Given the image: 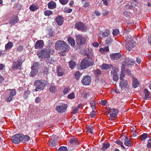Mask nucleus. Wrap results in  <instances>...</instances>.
Returning <instances> with one entry per match:
<instances>
[{
	"instance_id": "44",
	"label": "nucleus",
	"mask_w": 151,
	"mask_h": 151,
	"mask_svg": "<svg viewBox=\"0 0 151 151\" xmlns=\"http://www.w3.org/2000/svg\"><path fill=\"white\" fill-rule=\"evenodd\" d=\"M68 149L66 147L63 146L60 147L58 150V151H67Z\"/></svg>"
},
{
	"instance_id": "64",
	"label": "nucleus",
	"mask_w": 151,
	"mask_h": 151,
	"mask_svg": "<svg viewBox=\"0 0 151 151\" xmlns=\"http://www.w3.org/2000/svg\"><path fill=\"white\" fill-rule=\"evenodd\" d=\"M4 79L3 77L0 74V84L2 83L3 82Z\"/></svg>"
},
{
	"instance_id": "51",
	"label": "nucleus",
	"mask_w": 151,
	"mask_h": 151,
	"mask_svg": "<svg viewBox=\"0 0 151 151\" xmlns=\"http://www.w3.org/2000/svg\"><path fill=\"white\" fill-rule=\"evenodd\" d=\"M119 29H116L114 30L112 33L114 36H116L119 33Z\"/></svg>"
},
{
	"instance_id": "39",
	"label": "nucleus",
	"mask_w": 151,
	"mask_h": 151,
	"mask_svg": "<svg viewBox=\"0 0 151 151\" xmlns=\"http://www.w3.org/2000/svg\"><path fill=\"white\" fill-rule=\"evenodd\" d=\"M113 39L111 37H108L106 40V43L107 44H109L113 42Z\"/></svg>"
},
{
	"instance_id": "3",
	"label": "nucleus",
	"mask_w": 151,
	"mask_h": 151,
	"mask_svg": "<svg viewBox=\"0 0 151 151\" xmlns=\"http://www.w3.org/2000/svg\"><path fill=\"white\" fill-rule=\"evenodd\" d=\"M93 61L91 58H85L83 59L81 63V66L82 69H85L88 66H92Z\"/></svg>"
},
{
	"instance_id": "29",
	"label": "nucleus",
	"mask_w": 151,
	"mask_h": 151,
	"mask_svg": "<svg viewBox=\"0 0 151 151\" xmlns=\"http://www.w3.org/2000/svg\"><path fill=\"white\" fill-rule=\"evenodd\" d=\"M31 69L32 70L30 73L29 76L30 77H33L37 74L38 73V70L32 68H31Z\"/></svg>"
},
{
	"instance_id": "63",
	"label": "nucleus",
	"mask_w": 151,
	"mask_h": 151,
	"mask_svg": "<svg viewBox=\"0 0 151 151\" xmlns=\"http://www.w3.org/2000/svg\"><path fill=\"white\" fill-rule=\"evenodd\" d=\"M92 45L94 47H97L99 45V43L96 42H94L92 43Z\"/></svg>"
},
{
	"instance_id": "12",
	"label": "nucleus",
	"mask_w": 151,
	"mask_h": 151,
	"mask_svg": "<svg viewBox=\"0 0 151 151\" xmlns=\"http://www.w3.org/2000/svg\"><path fill=\"white\" fill-rule=\"evenodd\" d=\"M91 82V78L89 76H84L81 80V83L83 85H89Z\"/></svg>"
},
{
	"instance_id": "43",
	"label": "nucleus",
	"mask_w": 151,
	"mask_h": 151,
	"mask_svg": "<svg viewBox=\"0 0 151 151\" xmlns=\"http://www.w3.org/2000/svg\"><path fill=\"white\" fill-rule=\"evenodd\" d=\"M50 91L52 93H55V87L54 85H51L49 88Z\"/></svg>"
},
{
	"instance_id": "17",
	"label": "nucleus",
	"mask_w": 151,
	"mask_h": 151,
	"mask_svg": "<svg viewBox=\"0 0 151 151\" xmlns=\"http://www.w3.org/2000/svg\"><path fill=\"white\" fill-rule=\"evenodd\" d=\"M64 70L60 66H58L57 68L56 73L57 75L59 76H62L64 74Z\"/></svg>"
},
{
	"instance_id": "49",
	"label": "nucleus",
	"mask_w": 151,
	"mask_h": 151,
	"mask_svg": "<svg viewBox=\"0 0 151 151\" xmlns=\"http://www.w3.org/2000/svg\"><path fill=\"white\" fill-rule=\"evenodd\" d=\"M90 104L93 109H94L95 107L96 103L95 101H91L90 102Z\"/></svg>"
},
{
	"instance_id": "55",
	"label": "nucleus",
	"mask_w": 151,
	"mask_h": 151,
	"mask_svg": "<svg viewBox=\"0 0 151 151\" xmlns=\"http://www.w3.org/2000/svg\"><path fill=\"white\" fill-rule=\"evenodd\" d=\"M24 47L22 46H20L17 47V51L18 52H21L23 49Z\"/></svg>"
},
{
	"instance_id": "40",
	"label": "nucleus",
	"mask_w": 151,
	"mask_h": 151,
	"mask_svg": "<svg viewBox=\"0 0 151 151\" xmlns=\"http://www.w3.org/2000/svg\"><path fill=\"white\" fill-rule=\"evenodd\" d=\"M52 12L49 10H48L46 11H45L44 12V14L45 15L47 16H49L52 14Z\"/></svg>"
},
{
	"instance_id": "46",
	"label": "nucleus",
	"mask_w": 151,
	"mask_h": 151,
	"mask_svg": "<svg viewBox=\"0 0 151 151\" xmlns=\"http://www.w3.org/2000/svg\"><path fill=\"white\" fill-rule=\"evenodd\" d=\"M30 93V92L28 91H25L23 96L24 98L25 99H27L28 98V95Z\"/></svg>"
},
{
	"instance_id": "35",
	"label": "nucleus",
	"mask_w": 151,
	"mask_h": 151,
	"mask_svg": "<svg viewBox=\"0 0 151 151\" xmlns=\"http://www.w3.org/2000/svg\"><path fill=\"white\" fill-rule=\"evenodd\" d=\"M30 10L34 12L39 9L37 6H36L35 4L31 5L29 7Z\"/></svg>"
},
{
	"instance_id": "38",
	"label": "nucleus",
	"mask_w": 151,
	"mask_h": 151,
	"mask_svg": "<svg viewBox=\"0 0 151 151\" xmlns=\"http://www.w3.org/2000/svg\"><path fill=\"white\" fill-rule=\"evenodd\" d=\"M90 3L88 1H86L83 3V7L84 8L88 9L89 6H90Z\"/></svg>"
},
{
	"instance_id": "32",
	"label": "nucleus",
	"mask_w": 151,
	"mask_h": 151,
	"mask_svg": "<svg viewBox=\"0 0 151 151\" xmlns=\"http://www.w3.org/2000/svg\"><path fill=\"white\" fill-rule=\"evenodd\" d=\"M69 67L71 69H73L76 66V64L73 61L71 60L68 63Z\"/></svg>"
},
{
	"instance_id": "61",
	"label": "nucleus",
	"mask_w": 151,
	"mask_h": 151,
	"mask_svg": "<svg viewBox=\"0 0 151 151\" xmlns=\"http://www.w3.org/2000/svg\"><path fill=\"white\" fill-rule=\"evenodd\" d=\"M96 113L94 111H93L90 114V116L91 118H93L95 115Z\"/></svg>"
},
{
	"instance_id": "23",
	"label": "nucleus",
	"mask_w": 151,
	"mask_h": 151,
	"mask_svg": "<svg viewBox=\"0 0 151 151\" xmlns=\"http://www.w3.org/2000/svg\"><path fill=\"white\" fill-rule=\"evenodd\" d=\"M110 145L109 143L105 142L103 144L101 150L105 151L110 147Z\"/></svg>"
},
{
	"instance_id": "48",
	"label": "nucleus",
	"mask_w": 151,
	"mask_h": 151,
	"mask_svg": "<svg viewBox=\"0 0 151 151\" xmlns=\"http://www.w3.org/2000/svg\"><path fill=\"white\" fill-rule=\"evenodd\" d=\"M80 75L81 74L79 71H77L75 74V77L77 80L79 79Z\"/></svg>"
},
{
	"instance_id": "4",
	"label": "nucleus",
	"mask_w": 151,
	"mask_h": 151,
	"mask_svg": "<svg viewBox=\"0 0 151 151\" xmlns=\"http://www.w3.org/2000/svg\"><path fill=\"white\" fill-rule=\"evenodd\" d=\"M34 86L35 91H40L43 89L45 84L43 81L41 80H37L35 82Z\"/></svg>"
},
{
	"instance_id": "13",
	"label": "nucleus",
	"mask_w": 151,
	"mask_h": 151,
	"mask_svg": "<svg viewBox=\"0 0 151 151\" xmlns=\"http://www.w3.org/2000/svg\"><path fill=\"white\" fill-rule=\"evenodd\" d=\"M70 143L72 145L74 146V148H76L79 145V142L78 140L75 138H72L70 139Z\"/></svg>"
},
{
	"instance_id": "11",
	"label": "nucleus",
	"mask_w": 151,
	"mask_h": 151,
	"mask_svg": "<svg viewBox=\"0 0 151 151\" xmlns=\"http://www.w3.org/2000/svg\"><path fill=\"white\" fill-rule=\"evenodd\" d=\"M16 91L14 89H11L9 94L5 98V100L7 101H11L14 96L16 95Z\"/></svg>"
},
{
	"instance_id": "10",
	"label": "nucleus",
	"mask_w": 151,
	"mask_h": 151,
	"mask_svg": "<svg viewBox=\"0 0 151 151\" xmlns=\"http://www.w3.org/2000/svg\"><path fill=\"white\" fill-rule=\"evenodd\" d=\"M75 27L77 29L83 32H86L87 29L86 26L82 22H78L76 23Z\"/></svg>"
},
{
	"instance_id": "9",
	"label": "nucleus",
	"mask_w": 151,
	"mask_h": 151,
	"mask_svg": "<svg viewBox=\"0 0 151 151\" xmlns=\"http://www.w3.org/2000/svg\"><path fill=\"white\" fill-rule=\"evenodd\" d=\"M76 42L78 45H84L85 44V39L84 37H82L81 35H76Z\"/></svg>"
},
{
	"instance_id": "5",
	"label": "nucleus",
	"mask_w": 151,
	"mask_h": 151,
	"mask_svg": "<svg viewBox=\"0 0 151 151\" xmlns=\"http://www.w3.org/2000/svg\"><path fill=\"white\" fill-rule=\"evenodd\" d=\"M23 134H18L13 136L12 138V142L15 144H17L23 141Z\"/></svg>"
},
{
	"instance_id": "58",
	"label": "nucleus",
	"mask_w": 151,
	"mask_h": 151,
	"mask_svg": "<svg viewBox=\"0 0 151 151\" xmlns=\"http://www.w3.org/2000/svg\"><path fill=\"white\" fill-rule=\"evenodd\" d=\"M78 110V108H76V107H75L73 109L72 113L73 114H76L77 113Z\"/></svg>"
},
{
	"instance_id": "45",
	"label": "nucleus",
	"mask_w": 151,
	"mask_h": 151,
	"mask_svg": "<svg viewBox=\"0 0 151 151\" xmlns=\"http://www.w3.org/2000/svg\"><path fill=\"white\" fill-rule=\"evenodd\" d=\"M94 74L96 76H99L101 74V71L99 69L94 71Z\"/></svg>"
},
{
	"instance_id": "34",
	"label": "nucleus",
	"mask_w": 151,
	"mask_h": 151,
	"mask_svg": "<svg viewBox=\"0 0 151 151\" xmlns=\"http://www.w3.org/2000/svg\"><path fill=\"white\" fill-rule=\"evenodd\" d=\"M124 144L126 146H130L132 145V143L130 140L127 138H125L124 139Z\"/></svg>"
},
{
	"instance_id": "1",
	"label": "nucleus",
	"mask_w": 151,
	"mask_h": 151,
	"mask_svg": "<svg viewBox=\"0 0 151 151\" xmlns=\"http://www.w3.org/2000/svg\"><path fill=\"white\" fill-rule=\"evenodd\" d=\"M55 47L56 49L62 50L63 52L68 51L70 47L66 42L63 40H58L55 43Z\"/></svg>"
},
{
	"instance_id": "42",
	"label": "nucleus",
	"mask_w": 151,
	"mask_h": 151,
	"mask_svg": "<svg viewBox=\"0 0 151 151\" xmlns=\"http://www.w3.org/2000/svg\"><path fill=\"white\" fill-rule=\"evenodd\" d=\"M147 138V134L144 133L142 134L140 137V139L141 140L145 139Z\"/></svg>"
},
{
	"instance_id": "22",
	"label": "nucleus",
	"mask_w": 151,
	"mask_h": 151,
	"mask_svg": "<svg viewBox=\"0 0 151 151\" xmlns=\"http://www.w3.org/2000/svg\"><path fill=\"white\" fill-rule=\"evenodd\" d=\"M56 6L55 2L54 1H50L48 4V6L49 9H53L56 8Z\"/></svg>"
},
{
	"instance_id": "56",
	"label": "nucleus",
	"mask_w": 151,
	"mask_h": 151,
	"mask_svg": "<svg viewBox=\"0 0 151 151\" xmlns=\"http://www.w3.org/2000/svg\"><path fill=\"white\" fill-rule=\"evenodd\" d=\"M124 73L123 72V71H122L121 74L120 76V78H119L120 80H125L124 79Z\"/></svg>"
},
{
	"instance_id": "53",
	"label": "nucleus",
	"mask_w": 151,
	"mask_h": 151,
	"mask_svg": "<svg viewBox=\"0 0 151 151\" xmlns=\"http://www.w3.org/2000/svg\"><path fill=\"white\" fill-rule=\"evenodd\" d=\"M75 95L73 93L69 94L68 96V98L70 99H73L75 98Z\"/></svg>"
},
{
	"instance_id": "36",
	"label": "nucleus",
	"mask_w": 151,
	"mask_h": 151,
	"mask_svg": "<svg viewBox=\"0 0 151 151\" xmlns=\"http://www.w3.org/2000/svg\"><path fill=\"white\" fill-rule=\"evenodd\" d=\"M40 65V63L39 62H37L34 63L33 65L31 67V68L36 69L38 70Z\"/></svg>"
},
{
	"instance_id": "14",
	"label": "nucleus",
	"mask_w": 151,
	"mask_h": 151,
	"mask_svg": "<svg viewBox=\"0 0 151 151\" xmlns=\"http://www.w3.org/2000/svg\"><path fill=\"white\" fill-rule=\"evenodd\" d=\"M110 58L113 60H118L122 57V55L119 53H111L110 55Z\"/></svg>"
},
{
	"instance_id": "18",
	"label": "nucleus",
	"mask_w": 151,
	"mask_h": 151,
	"mask_svg": "<svg viewBox=\"0 0 151 151\" xmlns=\"http://www.w3.org/2000/svg\"><path fill=\"white\" fill-rule=\"evenodd\" d=\"M118 112V110L115 109H110V112L109 113V115L111 117H114L117 116Z\"/></svg>"
},
{
	"instance_id": "25",
	"label": "nucleus",
	"mask_w": 151,
	"mask_h": 151,
	"mask_svg": "<svg viewBox=\"0 0 151 151\" xmlns=\"http://www.w3.org/2000/svg\"><path fill=\"white\" fill-rule=\"evenodd\" d=\"M68 41L69 43L71 46H74L75 45V40L73 38L70 37H68Z\"/></svg>"
},
{
	"instance_id": "47",
	"label": "nucleus",
	"mask_w": 151,
	"mask_h": 151,
	"mask_svg": "<svg viewBox=\"0 0 151 151\" xmlns=\"http://www.w3.org/2000/svg\"><path fill=\"white\" fill-rule=\"evenodd\" d=\"M60 3L62 5H64L66 4L69 0H59Z\"/></svg>"
},
{
	"instance_id": "59",
	"label": "nucleus",
	"mask_w": 151,
	"mask_h": 151,
	"mask_svg": "<svg viewBox=\"0 0 151 151\" xmlns=\"http://www.w3.org/2000/svg\"><path fill=\"white\" fill-rule=\"evenodd\" d=\"M108 13L109 12L106 9H104L103 10V14L104 16H106L108 14Z\"/></svg>"
},
{
	"instance_id": "24",
	"label": "nucleus",
	"mask_w": 151,
	"mask_h": 151,
	"mask_svg": "<svg viewBox=\"0 0 151 151\" xmlns=\"http://www.w3.org/2000/svg\"><path fill=\"white\" fill-rule=\"evenodd\" d=\"M14 44L12 42H9L6 44L5 46V49L8 50L11 48L13 46Z\"/></svg>"
},
{
	"instance_id": "28",
	"label": "nucleus",
	"mask_w": 151,
	"mask_h": 151,
	"mask_svg": "<svg viewBox=\"0 0 151 151\" xmlns=\"http://www.w3.org/2000/svg\"><path fill=\"white\" fill-rule=\"evenodd\" d=\"M109 51V48L108 47H105L104 48H101L99 49V51L102 54H104Z\"/></svg>"
},
{
	"instance_id": "60",
	"label": "nucleus",
	"mask_w": 151,
	"mask_h": 151,
	"mask_svg": "<svg viewBox=\"0 0 151 151\" xmlns=\"http://www.w3.org/2000/svg\"><path fill=\"white\" fill-rule=\"evenodd\" d=\"M131 40V36H127L126 37V43H127V42H132L130 41Z\"/></svg>"
},
{
	"instance_id": "27",
	"label": "nucleus",
	"mask_w": 151,
	"mask_h": 151,
	"mask_svg": "<svg viewBox=\"0 0 151 151\" xmlns=\"http://www.w3.org/2000/svg\"><path fill=\"white\" fill-rule=\"evenodd\" d=\"M56 140L54 139H52L49 142V145L51 147H54L56 145Z\"/></svg>"
},
{
	"instance_id": "33",
	"label": "nucleus",
	"mask_w": 151,
	"mask_h": 151,
	"mask_svg": "<svg viewBox=\"0 0 151 151\" xmlns=\"http://www.w3.org/2000/svg\"><path fill=\"white\" fill-rule=\"evenodd\" d=\"M110 33V32L109 31H107L104 32H102L101 34V35L102 36L101 38L104 39L106 37H108Z\"/></svg>"
},
{
	"instance_id": "8",
	"label": "nucleus",
	"mask_w": 151,
	"mask_h": 151,
	"mask_svg": "<svg viewBox=\"0 0 151 151\" xmlns=\"http://www.w3.org/2000/svg\"><path fill=\"white\" fill-rule=\"evenodd\" d=\"M67 107V104H60L57 106L56 109L58 113H63L65 111Z\"/></svg>"
},
{
	"instance_id": "54",
	"label": "nucleus",
	"mask_w": 151,
	"mask_h": 151,
	"mask_svg": "<svg viewBox=\"0 0 151 151\" xmlns=\"http://www.w3.org/2000/svg\"><path fill=\"white\" fill-rule=\"evenodd\" d=\"M87 132H89L91 134H92L93 133L92 132V131H93V127L91 126L88 127L87 128Z\"/></svg>"
},
{
	"instance_id": "16",
	"label": "nucleus",
	"mask_w": 151,
	"mask_h": 151,
	"mask_svg": "<svg viewBox=\"0 0 151 151\" xmlns=\"http://www.w3.org/2000/svg\"><path fill=\"white\" fill-rule=\"evenodd\" d=\"M127 81L125 80H120L119 83V87L122 90L125 88L127 86Z\"/></svg>"
},
{
	"instance_id": "20",
	"label": "nucleus",
	"mask_w": 151,
	"mask_h": 151,
	"mask_svg": "<svg viewBox=\"0 0 151 151\" xmlns=\"http://www.w3.org/2000/svg\"><path fill=\"white\" fill-rule=\"evenodd\" d=\"M56 21L58 25H61L63 22V18L61 16H58L56 18Z\"/></svg>"
},
{
	"instance_id": "37",
	"label": "nucleus",
	"mask_w": 151,
	"mask_h": 151,
	"mask_svg": "<svg viewBox=\"0 0 151 151\" xmlns=\"http://www.w3.org/2000/svg\"><path fill=\"white\" fill-rule=\"evenodd\" d=\"M119 70L118 68L115 67L112 68L111 70V74L112 75L117 74V72Z\"/></svg>"
},
{
	"instance_id": "15",
	"label": "nucleus",
	"mask_w": 151,
	"mask_h": 151,
	"mask_svg": "<svg viewBox=\"0 0 151 151\" xmlns=\"http://www.w3.org/2000/svg\"><path fill=\"white\" fill-rule=\"evenodd\" d=\"M44 42L43 40H38L36 42L35 45V47L36 49L42 48L43 47Z\"/></svg>"
},
{
	"instance_id": "62",
	"label": "nucleus",
	"mask_w": 151,
	"mask_h": 151,
	"mask_svg": "<svg viewBox=\"0 0 151 151\" xmlns=\"http://www.w3.org/2000/svg\"><path fill=\"white\" fill-rule=\"evenodd\" d=\"M129 3H128L126 6V8L128 9H132L133 8V6L132 5H130L129 4Z\"/></svg>"
},
{
	"instance_id": "50",
	"label": "nucleus",
	"mask_w": 151,
	"mask_h": 151,
	"mask_svg": "<svg viewBox=\"0 0 151 151\" xmlns=\"http://www.w3.org/2000/svg\"><path fill=\"white\" fill-rule=\"evenodd\" d=\"M45 60L46 62H48L50 64L54 62V60L50 58V57L48 58H46Z\"/></svg>"
},
{
	"instance_id": "31",
	"label": "nucleus",
	"mask_w": 151,
	"mask_h": 151,
	"mask_svg": "<svg viewBox=\"0 0 151 151\" xmlns=\"http://www.w3.org/2000/svg\"><path fill=\"white\" fill-rule=\"evenodd\" d=\"M112 66L111 64L108 65L106 64H103L102 65V69L104 70L108 69Z\"/></svg>"
},
{
	"instance_id": "52",
	"label": "nucleus",
	"mask_w": 151,
	"mask_h": 151,
	"mask_svg": "<svg viewBox=\"0 0 151 151\" xmlns=\"http://www.w3.org/2000/svg\"><path fill=\"white\" fill-rule=\"evenodd\" d=\"M113 79L114 81H117L119 79V76L117 74L112 75Z\"/></svg>"
},
{
	"instance_id": "30",
	"label": "nucleus",
	"mask_w": 151,
	"mask_h": 151,
	"mask_svg": "<svg viewBox=\"0 0 151 151\" xmlns=\"http://www.w3.org/2000/svg\"><path fill=\"white\" fill-rule=\"evenodd\" d=\"M144 93L145 94V99H148L150 97V93L147 89H144Z\"/></svg>"
},
{
	"instance_id": "26",
	"label": "nucleus",
	"mask_w": 151,
	"mask_h": 151,
	"mask_svg": "<svg viewBox=\"0 0 151 151\" xmlns=\"http://www.w3.org/2000/svg\"><path fill=\"white\" fill-rule=\"evenodd\" d=\"M139 85V82L135 78H133L132 86L134 88H136Z\"/></svg>"
},
{
	"instance_id": "21",
	"label": "nucleus",
	"mask_w": 151,
	"mask_h": 151,
	"mask_svg": "<svg viewBox=\"0 0 151 151\" xmlns=\"http://www.w3.org/2000/svg\"><path fill=\"white\" fill-rule=\"evenodd\" d=\"M133 43V42H132L129 43L127 42V43H125L126 48L129 51L132 50L133 48L134 44Z\"/></svg>"
},
{
	"instance_id": "41",
	"label": "nucleus",
	"mask_w": 151,
	"mask_h": 151,
	"mask_svg": "<svg viewBox=\"0 0 151 151\" xmlns=\"http://www.w3.org/2000/svg\"><path fill=\"white\" fill-rule=\"evenodd\" d=\"M23 141H24V142H27L30 139V137H29V136L27 135H25V136H24L23 135Z\"/></svg>"
},
{
	"instance_id": "7",
	"label": "nucleus",
	"mask_w": 151,
	"mask_h": 151,
	"mask_svg": "<svg viewBox=\"0 0 151 151\" xmlns=\"http://www.w3.org/2000/svg\"><path fill=\"white\" fill-rule=\"evenodd\" d=\"M23 60L21 59V58H19L16 61H14L12 64V68L13 69H21V65Z\"/></svg>"
},
{
	"instance_id": "57",
	"label": "nucleus",
	"mask_w": 151,
	"mask_h": 151,
	"mask_svg": "<svg viewBox=\"0 0 151 151\" xmlns=\"http://www.w3.org/2000/svg\"><path fill=\"white\" fill-rule=\"evenodd\" d=\"M69 91V89L68 88V87L65 88L63 90V93L64 94H67V93H68Z\"/></svg>"
},
{
	"instance_id": "6",
	"label": "nucleus",
	"mask_w": 151,
	"mask_h": 151,
	"mask_svg": "<svg viewBox=\"0 0 151 151\" xmlns=\"http://www.w3.org/2000/svg\"><path fill=\"white\" fill-rule=\"evenodd\" d=\"M122 63L121 67L122 69L124 70V69L125 66H128L129 65H132L134 64V62L132 59L128 57H126L123 60Z\"/></svg>"
},
{
	"instance_id": "19",
	"label": "nucleus",
	"mask_w": 151,
	"mask_h": 151,
	"mask_svg": "<svg viewBox=\"0 0 151 151\" xmlns=\"http://www.w3.org/2000/svg\"><path fill=\"white\" fill-rule=\"evenodd\" d=\"M19 21L18 17L17 16H14L13 17L12 19L9 21V23L12 25H14V24L17 23Z\"/></svg>"
},
{
	"instance_id": "2",
	"label": "nucleus",
	"mask_w": 151,
	"mask_h": 151,
	"mask_svg": "<svg viewBox=\"0 0 151 151\" xmlns=\"http://www.w3.org/2000/svg\"><path fill=\"white\" fill-rule=\"evenodd\" d=\"M51 48L49 47H47L40 52L37 53V55L38 57L42 59L49 58L50 56Z\"/></svg>"
}]
</instances>
